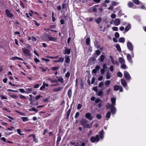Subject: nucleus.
<instances>
[{
	"label": "nucleus",
	"instance_id": "20e7f679",
	"mask_svg": "<svg viewBox=\"0 0 146 146\" xmlns=\"http://www.w3.org/2000/svg\"><path fill=\"white\" fill-rule=\"evenodd\" d=\"M123 74L125 79L129 81L131 79V77L129 73L127 71H124Z\"/></svg>",
	"mask_w": 146,
	"mask_h": 146
},
{
	"label": "nucleus",
	"instance_id": "393cba45",
	"mask_svg": "<svg viewBox=\"0 0 146 146\" xmlns=\"http://www.w3.org/2000/svg\"><path fill=\"white\" fill-rule=\"evenodd\" d=\"M72 90L71 89H69L68 91V95L69 98H70L72 95Z\"/></svg>",
	"mask_w": 146,
	"mask_h": 146
},
{
	"label": "nucleus",
	"instance_id": "680f3d73",
	"mask_svg": "<svg viewBox=\"0 0 146 146\" xmlns=\"http://www.w3.org/2000/svg\"><path fill=\"white\" fill-rule=\"evenodd\" d=\"M42 60H44V61H45L46 62H48L50 61V60L49 59H46L44 58H42Z\"/></svg>",
	"mask_w": 146,
	"mask_h": 146
},
{
	"label": "nucleus",
	"instance_id": "bb28decb",
	"mask_svg": "<svg viewBox=\"0 0 146 146\" xmlns=\"http://www.w3.org/2000/svg\"><path fill=\"white\" fill-rule=\"evenodd\" d=\"M120 87L119 86L117 85H115L113 88V89L114 91H117L120 88Z\"/></svg>",
	"mask_w": 146,
	"mask_h": 146
},
{
	"label": "nucleus",
	"instance_id": "774afa93",
	"mask_svg": "<svg viewBox=\"0 0 146 146\" xmlns=\"http://www.w3.org/2000/svg\"><path fill=\"white\" fill-rule=\"evenodd\" d=\"M20 98L21 99H26V97H25V96H23V95H21L20 96Z\"/></svg>",
	"mask_w": 146,
	"mask_h": 146
},
{
	"label": "nucleus",
	"instance_id": "8fccbe9b",
	"mask_svg": "<svg viewBox=\"0 0 146 146\" xmlns=\"http://www.w3.org/2000/svg\"><path fill=\"white\" fill-rule=\"evenodd\" d=\"M96 117L98 119H101L102 117V115L99 114H98L96 115Z\"/></svg>",
	"mask_w": 146,
	"mask_h": 146
},
{
	"label": "nucleus",
	"instance_id": "c756f323",
	"mask_svg": "<svg viewBox=\"0 0 146 146\" xmlns=\"http://www.w3.org/2000/svg\"><path fill=\"white\" fill-rule=\"evenodd\" d=\"M111 112L110 111H108L106 113V117L108 119H107V120H108L110 118L111 115Z\"/></svg>",
	"mask_w": 146,
	"mask_h": 146
},
{
	"label": "nucleus",
	"instance_id": "1a4fd4ad",
	"mask_svg": "<svg viewBox=\"0 0 146 146\" xmlns=\"http://www.w3.org/2000/svg\"><path fill=\"white\" fill-rule=\"evenodd\" d=\"M5 13L7 16L9 17H12L13 16V14L11 13L8 9L6 10Z\"/></svg>",
	"mask_w": 146,
	"mask_h": 146
},
{
	"label": "nucleus",
	"instance_id": "6ab92c4d",
	"mask_svg": "<svg viewBox=\"0 0 146 146\" xmlns=\"http://www.w3.org/2000/svg\"><path fill=\"white\" fill-rule=\"evenodd\" d=\"M56 77L58 78L57 82L59 81L61 83H63L64 82V79H63L61 77H57L56 76Z\"/></svg>",
	"mask_w": 146,
	"mask_h": 146
},
{
	"label": "nucleus",
	"instance_id": "9b49d317",
	"mask_svg": "<svg viewBox=\"0 0 146 146\" xmlns=\"http://www.w3.org/2000/svg\"><path fill=\"white\" fill-rule=\"evenodd\" d=\"M131 57H132V56H131V55L129 54H127V60L129 63L131 64L133 62V61L131 58Z\"/></svg>",
	"mask_w": 146,
	"mask_h": 146
},
{
	"label": "nucleus",
	"instance_id": "3c124183",
	"mask_svg": "<svg viewBox=\"0 0 146 146\" xmlns=\"http://www.w3.org/2000/svg\"><path fill=\"white\" fill-rule=\"evenodd\" d=\"M103 82H101L98 85V86L99 88H102L103 86Z\"/></svg>",
	"mask_w": 146,
	"mask_h": 146
},
{
	"label": "nucleus",
	"instance_id": "aec40b11",
	"mask_svg": "<svg viewBox=\"0 0 146 146\" xmlns=\"http://www.w3.org/2000/svg\"><path fill=\"white\" fill-rule=\"evenodd\" d=\"M46 80L50 81L51 83H56L57 82V80L56 79L52 80L50 78H48Z\"/></svg>",
	"mask_w": 146,
	"mask_h": 146
},
{
	"label": "nucleus",
	"instance_id": "f704fd0d",
	"mask_svg": "<svg viewBox=\"0 0 146 146\" xmlns=\"http://www.w3.org/2000/svg\"><path fill=\"white\" fill-rule=\"evenodd\" d=\"M21 119L23 122L27 121L29 120L28 118L27 117H21Z\"/></svg>",
	"mask_w": 146,
	"mask_h": 146
},
{
	"label": "nucleus",
	"instance_id": "13d9d810",
	"mask_svg": "<svg viewBox=\"0 0 146 146\" xmlns=\"http://www.w3.org/2000/svg\"><path fill=\"white\" fill-rule=\"evenodd\" d=\"M103 94V92L102 91H100L98 92V96H102Z\"/></svg>",
	"mask_w": 146,
	"mask_h": 146
},
{
	"label": "nucleus",
	"instance_id": "cd10ccee",
	"mask_svg": "<svg viewBox=\"0 0 146 146\" xmlns=\"http://www.w3.org/2000/svg\"><path fill=\"white\" fill-rule=\"evenodd\" d=\"M102 20V18L100 17L96 20V22L97 24H99L100 23Z\"/></svg>",
	"mask_w": 146,
	"mask_h": 146
},
{
	"label": "nucleus",
	"instance_id": "72a5a7b5",
	"mask_svg": "<svg viewBox=\"0 0 146 146\" xmlns=\"http://www.w3.org/2000/svg\"><path fill=\"white\" fill-rule=\"evenodd\" d=\"M111 73L108 72L106 74V78L107 79H109L111 77Z\"/></svg>",
	"mask_w": 146,
	"mask_h": 146
},
{
	"label": "nucleus",
	"instance_id": "4c0bfd02",
	"mask_svg": "<svg viewBox=\"0 0 146 146\" xmlns=\"http://www.w3.org/2000/svg\"><path fill=\"white\" fill-rule=\"evenodd\" d=\"M39 68L40 70H40L41 71H43L44 72L46 71V69H48V68H46V69H45L40 66H39Z\"/></svg>",
	"mask_w": 146,
	"mask_h": 146
},
{
	"label": "nucleus",
	"instance_id": "bf43d9fd",
	"mask_svg": "<svg viewBox=\"0 0 146 146\" xmlns=\"http://www.w3.org/2000/svg\"><path fill=\"white\" fill-rule=\"evenodd\" d=\"M15 129V127H11V128L8 127L7 128V129L9 131H12L13 129Z\"/></svg>",
	"mask_w": 146,
	"mask_h": 146
},
{
	"label": "nucleus",
	"instance_id": "4d7b16f0",
	"mask_svg": "<svg viewBox=\"0 0 146 146\" xmlns=\"http://www.w3.org/2000/svg\"><path fill=\"white\" fill-rule=\"evenodd\" d=\"M70 73L69 72H67V73L65 75V77L66 78H68L70 76Z\"/></svg>",
	"mask_w": 146,
	"mask_h": 146
},
{
	"label": "nucleus",
	"instance_id": "052dcab7",
	"mask_svg": "<svg viewBox=\"0 0 146 146\" xmlns=\"http://www.w3.org/2000/svg\"><path fill=\"white\" fill-rule=\"evenodd\" d=\"M96 53L98 55H99L101 53V52L100 50H98L96 51Z\"/></svg>",
	"mask_w": 146,
	"mask_h": 146
},
{
	"label": "nucleus",
	"instance_id": "4be33fe9",
	"mask_svg": "<svg viewBox=\"0 0 146 146\" xmlns=\"http://www.w3.org/2000/svg\"><path fill=\"white\" fill-rule=\"evenodd\" d=\"M70 60L69 56H65V62L66 63H68L70 62Z\"/></svg>",
	"mask_w": 146,
	"mask_h": 146
},
{
	"label": "nucleus",
	"instance_id": "9d476101",
	"mask_svg": "<svg viewBox=\"0 0 146 146\" xmlns=\"http://www.w3.org/2000/svg\"><path fill=\"white\" fill-rule=\"evenodd\" d=\"M47 37L50 41L55 42H56L57 40V38L56 37H53L51 36L48 35Z\"/></svg>",
	"mask_w": 146,
	"mask_h": 146
},
{
	"label": "nucleus",
	"instance_id": "a878e982",
	"mask_svg": "<svg viewBox=\"0 0 146 146\" xmlns=\"http://www.w3.org/2000/svg\"><path fill=\"white\" fill-rule=\"evenodd\" d=\"M62 88L61 87H59L57 88H54L53 90L55 92H57L61 90H62Z\"/></svg>",
	"mask_w": 146,
	"mask_h": 146
},
{
	"label": "nucleus",
	"instance_id": "b1692460",
	"mask_svg": "<svg viewBox=\"0 0 146 146\" xmlns=\"http://www.w3.org/2000/svg\"><path fill=\"white\" fill-rule=\"evenodd\" d=\"M90 38H87L86 39V44L87 45H90Z\"/></svg>",
	"mask_w": 146,
	"mask_h": 146
},
{
	"label": "nucleus",
	"instance_id": "09e8293b",
	"mask_svg": "<svg viewBox=\"0 0 146 146\" xmlns=\"http://www.w3.org/2000/svg\"><path fill=\"white\" fill-rule=\"evenodd\" d=\"M91 9H92V11L94 12H96L97 11V9L96 8L94 7V6L93 7H92Z\"/></svg>",
	"mask_w": 146,
	"mask_h": 146
},
{
	"label": "nucleus",
	"instance_id": "c9c22d12",
	"mask_svg": "<svg viewBox=\"0 0 146 146\" xmlns=\"http://www.w3.org/2000/svg\"><path fill=\"white\" fill-rule=\"evenodd\" d=\"M31 135L33 136V141L36 143L37 142H38V139L36 138L35 135L34 134H31Z\"/></svg>",
	"mask_w": 146,
	"mask_h": 146
},
{
	"label": "nucleus",
	"instance_id": "0e129e2a",
	"mask_svg": "<svg viewBox=\"0 0 146 146\" xmlns=\"http://www.w3.org/2000/svg\"><path fill=\"white\" fill-rule=\"evenodd\" d=\"M95 80V78L94 77L92 78L91 81V84H93L94 83Z\"/></svg>",
	"mask_w": 146,
	"mask_h": 146
},
{
	"label": "nucleus",
	"instance_id": "6e6552de",
	"mask_svg": "<svg viewBox=\"0 0 146 146\" xmlns=\"http://www.w3.org/2000/svg\"><path fill=\"white\" fill-rule=\"evenodd\" d=\"M131 25L130 23H128L127 25L125 28L124 32H123V33H125L128 31L131 28Z\"/></svg>",
	"mask_w": 146,
	"mask_h": 146
},
{
	"label": "nucleus",
	"instance_id": "a211bd4d",
	"mask_svg": "<svg viewBox=\"0 0 146 146\" xmlns=\"http://www.w3.org/2000/svg\"><path fill=\"white\" fill-rule=\"evenodd\" d=\"M64 48H65V50L64 51L65 52L64 53V54H70V49H67V48L66 47H64Z\"/></svg>",
	"mask_w": 146,
	"mask_h": 146
},
{
	"label": "nucleus",
	"instance_id": "f257e3e1",
	"mask_svg": "<svg viewBox=\"0 0 146 146\" xmlns=\"http://www.w3.org/2000/svg\"><path fill=\"white\" fill-rule=\"evenodd\" d=\"M80 123L84 128H90L91 127L92 123L90 125L88 123V121L86 119H83L80 121Z\"/></svg>",
	"mask_w": 146,
	"mask_h": 146
},
{
	"label": "nucleus",
	"instance_id": "0eeeda50",
	"mask_svg": "<svg viewBox=\"0 0 146 146\" xmlns=\"http://www.w3.org/2000/svg\"><path fill=\"white\" fill-rule=\"evenodd\" d=\"M23 52L26 56H30L31 54L30 53V50L27 48H23Z\"/></svg>",
	"mask_w": 146,
	"mask_h": 146
},
{
	"label": "nucleus",
	"instance_id": "e2e57ef3",
	"mask_svg": "<svg viewBox=\"0 0 146 146\" xmlns=\"http://www.w3.org/2000/svg\"><path fill=\"white\" fill-rule=\"evenodd\" d=\"M100 68V66L98 65L96 66L95 68V69H96V70L98 71Z\"/></svg>",
	"mask_w": 146,
	"mask_h": 146
},
{
	"label": "nucleus",
	"instance_id": "e433bc0d",
	"mask_svg": "<svg viewBox=\"0 0 146 146\" xmlns=\"http://www.w3.org/2000/svg\"><path fill=\"white\" fill-rule=\"evenodd\" d=\"M10 96L12 98L15 99H17V95L13 94V93H11L10 94Z\"/></svg>",
	"mask_w": 146,
	"mask_h": 146
},
{
	"label": "nucleus",
	"instance_id": "ddd939ff",
	"mask_svg": "<svg viewBox=\"0 0 146 146\" xmlns=\"http://www.w3.org/2000/svg\"><path fill=\"white\" fill-rule=\"evenodd\" d=\"M85 117L90 120H92L93 119V117L92 116L91 114L89 113H87L86 114Z\"/></svg>",
	"mask_w": 146,
	"mask_h": 146
},
{
	"label": "nucleus",
	"instance_id": "58836bf2",
	"mask_svg": "<svg viewBox=\"0 0 146 146\" xmlns=\"http://www.w3.org/2000/svg\"><path fill=\"white\" fill-rule=\"evenodd\" d=\"M110 57L111 59V61L112 63L113 64H115V62L114 61V59H113V57L111 56H110Z\"/></svg>",
	"mask_w": 146,
	"mask_h": 146
},
{
	"label": "nucleus",
	"instance_id": "c85d7f7f",
	"mask_svg": "<svg viewBox=\"0 0 146 146\" xmlns=\"http://www.w3.org/2000/svg\"><path fill=\"white\" fill-rule=\"evenodd\" d=\"M118 40L120 42L123 43L125 41V39L123 37H121Z\"/></svg>",
	"mask_w": 146,
	"mask_h": 146
},
{
	"label": "nucleus",
	"instance_id": "dca6fc26",
	"mask_svg": "<svg viewBox=\"0 0 146 146\" xmlns=\"http://www.w3.org/2000/svg\"><path fill=\"white\" fill-rule=\"evenodd\" d=\"M119 62L122 64H125V62L124 59L122 57H120L118 60Z\"/></svg>",
	"mask_w": 146,
	"mask_h": 146
},
{
	"label": "nucleus",
	"instance_id": "864d4df0",
	"mask_svg": "<svg viewBox=\"0 0 146 146\" xmlns=\"http://www.w3.org/2000/svg\"><path fill=\"white\" fill-rule=\"evenodd\" d=\"M79 115H80L79 113L78 112H77L76 113L75 115V118H77L79 116Z\"/></svg>",
	"mask_w": 146,
	"mask_h": 146
},
{
	"label": "nucleus",
	"instance_id": "6e6d98bb",
	"mask_svg": "<svg viewBox=\"0 0 146 146\" xmlns=\"http://www.w3.org/2000/svg\"><path fill=\"white\" fill-rule=\"evenodd\" d=\"M82 107V106L80 104H78V105L77 109L78 110L80 109Z\"/></svg>",
	"mask_w": 146,
	"mask_h": 146
},
{
	"label": "nucleus",
	"instance_id": "7ed1b4c3",
	"mask_svg": "<svg viewBox=\"0 0 146 146\" xmlns=\"http://www.w3.org/2000/svg\"><path fill=\"white\" fill-rule=\"evenodd\" d=\"M99 135H96L95 137L92 136L91 137L90 140L92 142L97 143L99 141Z\"/></svg>",
	"mask_w": 146,
	"mask_h": 146
},
{
	"label": "nucleus",
	"instance_id": "2eb2a0df",
	"mask_svg": "<svg viewBox=\"0 0 146 146\" xmlns=\"http://www.w3.org/2000/svg\"><path fill=\"white\" fill-rule=\"evenodd\" d=\"M99 135L101 139H103L104 137V132L103 130L100 131L99 132Z\"/></svg>",
	"mask_w": 146,
	"mask_h": 146
},
{
	"label": "nucleus",
	"instance_id": "603ef678",
	"mask_svg": "<svg viewBox=\"0 0 146 146\" xmlns=\"http://www.w3.org/2000/svg\"><path fill=\"white\" fill-rule=\"evenodd\" d=\"M19 91L20 92L22 93H26L25 91L23 89L20 88L19 89Z\"/></svg>",
	"mask_w": 146,
	"mask_h": 146
},
{
	"label": "nucleus",
	"instance_id": "5fc2aeb1",
	"mask_svg": "<svg viewBox=\"0 0 146 146\" xmlns=\"http://www.w3.org/2000/svg\"><path fill=\"white\" fill-rule=\"evenodd\" d=\"M20 5L23 8H25V7L24 6V3L21 1H20Z\"/></svg>",
	"mask_w": 146,
	"mask_h": 146
},
{
	"label": "nucleus",
	"instance_id": "f03ea898",
	"mask_svg": "<svg viewBox=\"0 0 146 146\" xmlns=\"http://www.w3.org/2000/svg\"><path fill=\"white\" fill-rule=\"evenodd\" d=\"M127 47L129 50L131 51V54L132 58L134 57V54L133 51V47L132 43L130 42H128L127 43Z\"/></svg>",
	"mask_w": 146,
	"mask_h": 146
},
{
	"label": "nucleus",
	"instance_id": "49530a36",
	"mask_svg": "<svg viewBox=\"0 0 146 146\" xmlns=\"http://www.w3.org/2000/svg\"><path fill=\"white\" fill-rule=\"evenodd\" d=\"M59 68V67H54L52 68L51 69L54 70H58Z\"/></svg>",
	"mask_w": 146,
	"mask_h": 146
},
{
	"label": "nucleus",
	"instance_id": "a18cd8bd",
	"mask_svg": "<svg viewBox=\"0 0 146 146\" xmlns=\"http://www.w3.org/2000/svg\"><path fill=\"white\" fill-rule=\"evenodd\" d=\"M115 36L116 38H118L119 36V34L118 32H115Z\"/></svg>",
	"mask_w": 146,
	"mask_h": 146
},
{
	"label": "nucleus",
	"instance_id": "423d86ee",
	"mask_svg": "<svg viewBox=\"0 0 146 146\" xmlns=\"http://www.w3.org/2000/svg\"><path fill=\"white\" fill-rule=\"evenodd\" d=\"M107 108H109L111 111V113L112 114H115L116 111V110L115 106H106Z\"/></svg>",
	"mask_w": 146,
	"mask_h": 146
},
{
	"label": "nucleus",
	"instance_id": "79ce46f5",
	"mask_svg": "<svg viewBox=\"0 0 146 146\" xmlns=\"http://www.w3.org/2000/svg\"><path fill=\"white\" fill-rule=\"evenodd\" d=\"M64 58L62 57H61L58 60L59 62H61L62 63L64 61Z\"/></svg>",
	"mask_w": 146,
	"mask_h": 146
},
{
	"label": "nucleus",
	"instance_id": "ea45409f",
	"mask_svg": "<svg viewBox=\"0 0 146 146\" xmlns=\"http://www.w3.org/2000/svg\"><path fill=\"white\" fill-rule=\"evenodd\" d=\"M110 83L111 82L110 80H106V81L105 84L106 86H109Z\"/></svg>",
	"mask_w": 146,
	"mask_h": 146
},
{
	"label": "nucleus",
	"instance_id": "f3484780",
	"mask_svg": "<svg viewBox=\"0 0 146 146\" xmlns=\"http://www.w3.org/2000/svg\"><path fill=\"white\" fill-rule=\"evenodd\" d=\"M26 93L29 94L31 93L33 91V88H25Z\"/></svg>",
	"mask_w": 146,
	"mask_h": 146
},
{
	"label": "nucleus",
	"instance_id": "37998d69",
	"mask_svg": "<svg viewBox=\"0 0 146 146\" xmlns=\"http://www.w3.org/2000/svg\"><path fill=\"white\" fill-rule=\"evenodd\" d=\"M111 4L112 5V6H113V5L116 6V5H118V3L116 2L115 1H112L111 2Z\"/></svg>",
	"mask_w": 146,
	"mask_h": 146
},
{
	"label": "nucleus",
	"instance_id": "473e14b6",
	"mask_svg": "<svg viewBox=\"0 0 146 146\" xmlns=\"http://www.w3.org/2000/svg\"><path fill=\"white\" fill-rule=\"evenodd\" d=\"M17 133L20 135H22L23 134L22 133L23 131H22L20 129H18L17 130Z\"/></svg>",
	"mask_w": 146,
	"mask_h": 146
},
{
	"label": "nucleus",
	"instance_id": "69168bd1",
	"mask_svg": "<svg viewBox=\"0 0 146 146\" xmlns=\"http://www.w3.org/2000/svg\"><path fill=\"white\" fill-rule=\"evenodd\" d=\"M101 100L99 99H97L96 100L95 102L96 103H98Z\"/></svg>",
	"mask_w": 146,
	"mask_h": 146
},
{
	"label": "nucleus",
	"instance_id": "f8f14e48",
	"mask_svg": "<svg viewBox=\"0 0 146 146\" xmlns=\"http://www.w3.org/2000/svg\"><path fill=\"white\" fill-rule=\"evenodd\" d=\"M121 23L120 20L119 19H115L114 21V25L116 26H118Z\"/></svg>",
	"mask_w": 146,
	"mask_h": 146
},
{
	"label": "nucleus",
	"instance_id": "338daca9",
	"mask_svg": "<svg viewBox=\"0 0 146 146\" xmlns=\"http://www.w3.org/2000/svg\"><path fill=\"white\" fill-rule=\"evenodd\" d=\"M111 17L112 19H114L116 17V15L114 14H112L111 15Z\"/></svg>",
	"mask_w": 146,
	"mask_h": 146
},
{
	"label": "nucleus",
	"instance_id": "2f4dec72",
	"mask_svg": "<svg viewBox=\"0 0 146 146\" xmlns=\"http://www.w3.org/2000/svg\"><path fill=\"white\" fill-rule=\"evenodd\" d=\"M121 68L123 69H126L128 68L125 64H122L121 65Z\"/></svg>",
	"mask_w": 146,
	"mask_h": 146
},
{
	"label": "nucleus",
	"instance_id": "a19ab883",
	"mask_svg": "<svg viewBox=\"0 0 146 146\" xmlns=\"http://www.w3.org/2000/svg\"><path fill=\"white\" fill-rule=\"evenodd\" d=\"M136 4L138 5L139 3V1L138 0H132Z\"/></svg>",
	"mask_w": 146,
	"mask_h": 146
},
{
	"label": "nucleus",
	"instance_id": "412c9836",
	"mask_svg": "<svg viewBox=\"0 0 146 146\" xmlns=\"http://www.w3.org/2000/svg\"><path fill=\"white\" fill-rule=\"evenodd\" d=\"M105 57V56L104 55L102 54L100 56V58L98 59V60H100L102 62L104 60Z\"/></svg>",
	"mask_w": 146,
	"mask_h": 146
},
{
	"label": "nucleus",
	"instance_id": "7c9ffc66",
	"mask_svg": "<svg viewBox=\"0 0 146 146\" xmlns=\"http://www.w3.org/2000/svg\"><path fill=\"white\" fill-rule=\"evenodd\" d=\"M128 6L129 7H133V8H135V7H133V5H134L131 2H129L128 4Z\"/></svg>",
	"mask_w": 146,
	"mask_h": 146
},
{
	"label": "nucleus",
	"instance_id": "de8ad7c7",
	"mask_svg": "<svg viewBox=\"0 0 146 146\" xmlns=\"http://www.w3.org/2000/svg\"><path fill=\"white\" fill-rule=\"evenodd\" d=\"M112 29L114 31H117L118 30V28L115 27H112Z\"/></svg>",
	"mask_w": 146,
	"mask_h": 146
},
{
	"label": "nucleus",
	"instance_id": "39448f33",
	"mask_svg": "<svg viewBox=\"0 0 146 146\" xmlns=\"http://www.w3.org/2000/svg\"><path fill=\"white\" fill-rule=\"evenodd\" d=\"M111 104L108 103L106 104V106L110 107L112 106H115L116 105V98H111Z\"/></svg>",
	"mask_w": 146,
	"mask_h": 146
},
{
	"label": "nucleus",
	"instance_id": "5701e85b",
	"mask_svg": "<svg viewBox=\"0 0 146 146\" xmlns=\"http://www.w3.org/2000/svg\"><path fill=\"white\" fill-rule=\"evenodd\" d=\"M115 47L119 52H120L121 51L120 46L119 44H117L115 46Z\"/></svg>",
	"mask_w": 146,
	"mask_h": 146
},
{
	"label": "nucleus",
	"instance_id": "c03bdc74",
	"mask_svg": "<svg viewBox=\"0 0 146 146\" xmlns=\"http://www.w3.org/2000/svg\"><path fill=\"white\" fill-rule=\"evenodd\" d=\"M117 76L119 77H122L123 76V74L120 72H119L117 73Z\"/></svg>",
	"mask_w": 146,
	"mask_h": 146
},
{
	"label": "nucleus",
	"instance_id": "4468645a",
	"mask_svg": "<svg viewBox=\"0 0 146 146\" xmlns=\"http://www.w3.org/2000/svg\"><path fill=\"white\" fill-rule=\"evenodd\" d=\"M121 83L122 85L124 87H126L127 86V84L126 81L123 79H121Z\"/></svg>",
	"mask_w": 146,
	"mask_h": 146
}]
</instances>
